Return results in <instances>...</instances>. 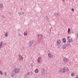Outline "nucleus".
Returning a JSON list of instances; mask_svg holds the SVG:
<instances>
[{
    "label": "nucleus",
    "instance_id": "obj_7",
    "mask_svg": "<svg viewBox=\"0 0 78 78\" xmlns=\"http://www.w3.org/2000/svg\"><path fill=\"white\" fill-rule=\"evenodd\" d=\"M61 43V41L59 40H58L57 41L56 43L58 45H59Z\"/></svg>",
    "mask_w": 78,
    "mask_h": 78
},
{
    "label": "nucleus",
    "instance_id": "obj_12",
    "mask_svg": "<svg viewBox=\"0 0 78 78\" xmlns=\"http://www.w3.org/2000/svg\"><path fill=\"white\" fill-rule=\"evenodd\" d=\"M33 43V42H32V41H30L29 43V45L30 47H31V43Z\"/></svg>",
    "mask_w": 78,
    "mask_h": 78
},
{
    "label": "nucleus",
    "instance_id": "obj_18",
    "mask_svg": "<svg viewBox=\"0 0 78 78\" xmlns=\"http://www.w3.org/2000/svg\"><path fill=\"white\" fill-rule=\"evenodd\" d=\"M71 75V76H74V73H72Z\"/></svg>",
    "mask_w": 78,
    "mask_h": 78
},
{
    "label": "nucleus",
    "instance_id": "obj_16",
    "mask_svg": "<svg viewBox=\"0 0 78 78\" xmlns=\"http://www.w3.org/2000/svg\"><path fill=\"white\" fill-rule=\"evenodd\" d=\"M62 41H63V42H66V39H65V38L63 39Z\"/></svg>",
    "mask_w": 78,
    "mask_h": 78
},
{
    "label": "nucleus",
    "instance_id": "obj_14",
    "mask_svg": "<svg viewBox=\"0 0 78 78\" xmlns=\"http://www.w3.org/2000/svg\"><path fill=\"white\" fill-rule=\"evenodd\" d=\"M24 34V36H27V31H25Z\"/></svg>",
    "mask_w": 78,
    "mask_h": 78
},
{
    "label": "nucleus",
    "instance_id": "obj_3",
    "mask_svg": "<svg viewBox=\"0 0 78 78\" xmlns=\"http://www.w3.org/2000/svg\"><path fill=\"white\" fill-rule=\"evenodd\" d=\"M37 37L39 39H41L42 38V35L41 34H38L37 35Z\"/></svg>",
    "mask_w": 78,
    "mask_h": 78
},
{
    "label": "nucleus",
    "instance_id": "obj_22",
    "mask_svg": "<svg viewBox=\"0 0 78 78\" xmlns=\"http://www.w3.org/2000/svg\"><path fill=\"white\" fill-rule=\"evenodd\" d=\"M7 73H6L4 72L3 73V74L4 75H7Z\"/></svg>",
    "mask_w": 78,
    "mask_h": 78
},
{
    "label": "nucleus",
    "instance_id": "obj_28",
    "mask_svg": "<svg viewBox=\"0 0 78 78\" xmlns=\"http://www.w3.org/2000/svg\"><path fill=\"white\" fill-rule=\"evenodd\" d=\"M27 74H28V75H30V73H28Z\"/></svg>",
    "mask_w": 78,
    "mask_h": 78
},
{
    "label": "nucleus",
    "instance_id": "obj_31",
    "mask_svg": "<svg viewBox=\"0 0 78 78\" xmlns=\"http://www.w3.org/2000/svg\"><path fill=\"white\" fill-rule=\"evenodd\" d=\"M43 69V70H44V69Z\"/></svg>",
    "mask_w": 78,
    "mask_h": 78
},
{
    "label": "nucleus",
    "instance_id": "obj_15",
    "mask_svg": "<svg viewBox=\"0 0 78 78\" xmlns=\"http://www.w3.org/2000/svg\"><path fill=\"white\" fill-rule=\"evenodd\" d=\"M34 72H35V73H37V72H38V69H35L34 70Z\"/></svg>",
    "mask_w": 78,
    "mask_h": 78
},
{
    "label": "nucleus",
    "instance_id": "obj_24",
    "mask_svg": "<svg viewBox=\"0 0 78 78\" xmlns=\"http://www.w3.org/2000/svg\"><path fill=\"white\" fill-rule=\"evenodd\" d=\"M32 74H33V73L32 72H31L30 73V75H32Z\"/></svg>",
    "mask_w": 78,
    "mask_h": 78
},
{
    "label": "nucleus",
    "instance_id": "obj_20",
    "mask_svg": "<svg viewBox=\"0 0 78 78\" xmlns=\"http://www.w3.org/2000/svg\"><path fill=\"white\" fill-rule=\"evenodd\" d=\"M70 28L68 29V33H69V32H70Z\"/></svg>",
    "mask_w": 78,
    "mask_h": 78
},
{
    "label": "nucleus",
    "instance_id": "obj_4",
    "mask_svg": "<svg viewBox=\"0 0 78 78\" xmlns=\"http://www.w3.org/2000/svg\"><path fill=\"white\" fill-rule=\"evenodd\" d=\"M68 61H69V59L66 58H64L63 60V62L64 63H66Z\"/></svg>",
    "mask_w": 78,
    "mask_h": 78
},
{
    "label": "nucleus",
    "instance_id": "obj_2",
    "mask_svg": "<svg viewBox=\"0 0 78 78\" xmlns=\"http://www.w3.org/2000/svg\"><path fill=\"white\" fill-rule=\"evenodd\" d=\"M68 39V41L67 43V44H66V46H69V47L71 46L70 45L69 43L70 42H73V40L69 36H68L67 37Z\"/></svg>",
    "mask_w": 78,
    "mask_h": 78
},
{
    "label": "nucleus",
    "instance_id": "obj_19",
    "mask_svg": "<svg viewBox=\"0 0 78 78\" xmlns=\"http://www.w3.org/2000/svg\"><path fill=\"white\" fill-rule=\"evenodd\" d=\"M46 18L47 19V21H48V22H49V21L48 20V17L47 16H46Z\"/></svg>",
    "mask_w": 78,
    "mask_h": 78
},
{
    "label": "nucleus",
    "instance_id": "obj_29",
    "mask_svg": "<svg viewBox=\"0 0 78 78\" xmlns=\"http://www.w3.org/2000/svg\"><path fill=\"white\" fill-rule=\"evenodd\" d=\"M19 14H20V15H21V13L20 12L19 13Z\"/></svg>",
    "mask_w": 78,
    "mask_h": 78
},
{
    "label": "nucleus",
    "instance_id": "obj_27",
    "mask_svg": "<svg viewBox=\"0 0 78 78\" xmlns=\"http://www.w3.org/2000/svg\"><path fill=\"white\" fill-rule=\"evenodd\" d=\"M19 36H20H20H21V34H19Z\"/></svg>",
    "mask_w": 78,
    "mask_h": 78
},
{
    "label": "nucleus",
    "instance_id": "obj_30",
    "mask_svg": "<svg viewBox=\"0 0 78 78\" xmlns=\"http://www.w3.org/2000/svg\"><path fill=\"white\" fill-rule=\"evenodd\" d=\"M76 78H78V76H77L76 77Z\"/></svg>",
    "mask_w": 78,
    "mask_h": 78
},
{
    "label": "nucleus",
    "instance_id": "obj_1",
    "mask_svg": "<svg viewBox=\"0 0 78 78\" xmlns=\"http://www.w3.org/2000/svg\"><path fill=\"white\" fill-rule=\"evenodd\" d=\"M20 72V70L18 69H14L13 71L12 72L11 76L12 77H14L15 73H18Z\"/></svg>",
    "mask_w": 78,
    "mask_h": 78
},
{
    "label": "nucleus",
    "instance_id": "obj_10",
    "mask_svg": "<svg viewBox=\"0 0 78 78\" xmlns=\"http://www.w3.org/2000/svg\"><path fill=\"white\" fill-rule=\"evenodd\" d=\"M19 57L20 58V60H22L23 59V57L20 55H19Z\"/></svg>",
    "mask_w": 78,
    "mask_h": 78
},
{
    "label": "nucleus",
    "instance_id": "obj_13",
    "mask_svg": "<svg viewBox=\"0 0 78 78\" xmlns=\"http://www.w3.org/2000/svg\"><path fill=\"white\" fill-rule=\"evenodd\" d=\"M62 48L65 49L66 48V47L65 46H64V45H63L62 46Z\"/></svg>",
    "mask_w": 78,
    "mask_h": 78
},
{
    "label": "nucleus",
    "instance_id": "obj_8",
    "mask_svg": "<svg viewBox=\"0 0 78 78\" xmlns=\"http://www.w3.org/2000/svg\"><path fill=\"white\" fill-rule=\"evenodd\" d=\"M53 55L51 53L48 54V57L49 58H52V57H53Z\"/></svg>",
    "mask_w": 78,
    "mask_h": 78
},
{
    "label": "nucleus",
    "instance_id": "obj_32",
    "mask_svg": "<svg viewBox=\"0 0 78 78\" xmlns=\"http://www.w3.org/2000/svg\"><path fill=\"white\" fill-rule=\"evenodd\" d=\"M23 14H24V13H23Z\"/></svg>",
    "mask_w": 78,
    "mask_h": 78
},
{
    "label": "nucleus",
    "instance_id": "obj_26",
    "mask_svg": "<svg viewBox=\"0 0 78 78\" xmlns=\"http://www.w3.org/2000/svg\"><path fill=\"white\" fill-rule=\"evenodd\" d=\"M77 37L78 38V32L77 33Z\"/></svg>",
    "mask_w": 78,
    "mask_h": 78
},
{
    "label": "nucleus",
    "instance_id": "obj_9",
    "mask_svg": "<svg viewBox=\"0 0 78 78\" xmlns=\"http://www.w3.org/2000/svg\"><path fill=\"white\" fill-rule=\"evenodd\" d=\"M3 5L1 4H0V9H3Z\"/></svg>",
    "mask_w": 78,
    "mask_h": 78
},
{
    "label": "nucleus",
    "instance_id": "obj_11",
    "mask_svg": "<svg viewBox=\"0 0 78 78\" xmlns=\"http://www.w3.org/2000/svg\"><path fill=\"white\" fill-rule=\"evenodd\" d=\"M41 59V57H38V59L37 60V61L38 62H39V63H40V61H39V60H40Z\"/></svg>",
    "mask_w": 78,
    "mask_h": 78
},
{
    "label": "nucleus",
    "instance_id": "obj_6",
    "mask_svg": "<svg viewBox=\"0 0 78 78\" xmlns=\"http://www.w3.org/2000/svg\"><path fill=\"white\" fill-rule=\"evenodd\" d=\"M64 69V71L65 72H67V71H68L69 70V68L65 67V68H64V69Z\"/></svg>",
    "mask_w": 78,
    "mask_h": 78
},
{
    "label": "nucleus",
    "instance_id": "obj_17",
    "mask_svg": "<svg viewBox=\"0 0 78 78\" xmlns=\"http://www.w3.org/2000/svg\"><path fill=\"white\" fill-rule=\"evenodd\" d=\"M1 44H0V48H1V47H2V44H3V42H1Z\"/></svg>",
    "mask_w": 78,
    "mask_h": 78
},
{
    "label": "nucleus",
    "instance_id": "obj_5",
    "mask_svg": "<svg viewBox=\"0 0 78 78\" xmlns=\"http://www.w3.org/2000/svg\"><path fill=\"white\" fill-rule=\"evenodd\" d=\"M59 72H60V73H64V72H65L64 69L60 68L59 69Z\"/></svg>",
    "mask_w": 78,
    "mask_h": 78
},
{
    "label": "nucleus",
    "instance_id": "obj_25",
    "mask_svg": "<svg viewBox=\"0 0 78 78\" xmlns=\"http://www.w3.org/2000/svg\"><path fill=\"white\" fill-rule=\"evenodd\" d=\"M72 11H73V12H74V9H72Z\"/></svg>",
    "mask_w": 78,
    "mask_h": 78
},
{
    "label": "nucleus",
    "instance_id": "obj_21",
    "mask_svg": "<svg viewBox=\"0 0 78 78\" xmlns=\"http://www.w3.org/2000/svg\"><path fill=\"white\" fill-rule=\"evenodd\" d=\"M5 35H6V37H7V36H8V34H7V32L5 33Z\"/></svg>",
    "mask_w": 78,
    "mask_h": 78
},
{
    "label": "nucleus",
    "instance_id": "obj_23",
    "mask_svg": "<svg viewBox=\"0 0 78 78\" xmlns=\"http://www.w3.org/2000/svg\"><path fill=\"white\" fill-rule=\"evenodd\" d=\"M58 13H56L55 14V16H56V17H57V16H58Z\"/></svg>",
    "mask_w": 78,
    "mask_h": 78
}]
</instances>
